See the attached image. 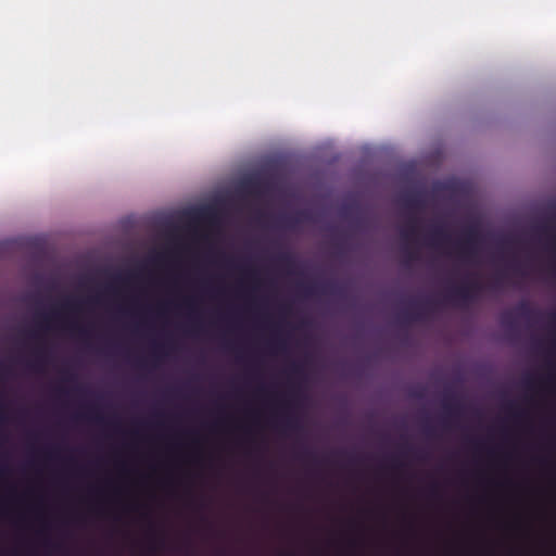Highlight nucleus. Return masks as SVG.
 <instances>
[{
  "label": "nucleus",
  "instance_id": "obj_41",
  "mask_svg": "<svg viewBox=\"0 0 556 556\" xmlns=\"http://www.w3.org/2000/svg\"><path fill=\"white\" fill-rule=\"evenodd\" d=\"M555 318H556V315H555Z\"/></svg>",
  "mask_w": 556,
  "mask_h": 556
},
{
  "label": "nucleus",
  "instance_id": "obj_8",
  "mask_svg": "<svg viewBox=\"0 0 556 556\" xmlns=\"http://www.w3.org/2000/svg\"><path fill=\"white\" fill-rule=\"evenodd\" d=\"M417 222H418V219L415 217L409 218L407 227L401 231V236L404 240L408 241L417 236V232H418Z\"/></svg>",
  "mask_w": 556,
  "mask_h": 556
},
{
  "label": "nucleus",
  "instance_id": "obj_17",
  "mask_svg": "<svg viewBox=\"0 0 556 556\" xmlns=\"http://www.w3.org/2000/svg\"><path fill=\"white\" fill-rule=\"evenodd\" d=\"M132 276H134L132 274H126V275L117 274L113 277V280L115 282L126 283V282H128L129 278Z\"/></svg>",
  "mask_w": 556,
  "mask_h": 556
},
{
  "label": "nucleus",
  "instance_id": "obj_4",
  "mask_svg": "<svg viewBox=\"0 0 556 556\" xmlns=\"http://www.w3.org/2000/svg\"><path fill=\"white\" fill-rule=\"evenodd\" d=\"M432 301L427 300L425 302H412L409 307L401 313V319L404 324H410L412 321L422 320L425 317V311L432 307Z\"/></svg>",
  "mask_w": 556,
  "mask_h": 556
},
{
  "label": "nucleus",
  "instance_id": "obj_7",
  "mask_svg": "<svg viewBox=\"0 0 556 556\" xmlns=\"http://www.w3.org/2000/svg\"><path fill=\"white\" fill-rule=\"evenodd\" d=\"M404 205L409 211H421L425 208V201L420 194H410L404 198Z\"/></svg>",
  "mask_w": 556,
  "mask_h": 556
},
{
  "label": "nucleus",
  "instance_id": "obj_1",
  "mask_svg": "<svg viewBox=\"0 0 556 556\" xmlns=\"http://www.w3.org/2000/svg\"><path fill=\"white\" fill-rule=\"evenodd\" d=\"M81 309V301L75 298L65 299L60 308H53L50 313L41 316L38 327L43 330L51 329L52 321H61L62 328L71 333L78 336L81 340L87 341L90 338V331L87 327L77 324L74 320H67L66 314H76Z\"/></svg>",
  "mask_w": 556,
  "mask_h": 556
},
{
  "label": "nucleus",
  "instance_id": "obj_3",
  "mask_svg": "<svg viewBox=\"0 0 556 556\" xmlns=\"http://www.w3.org/2000/svg\"><path fill=\"white\" fill-rule=\"evenodd\" d=\"M479 239V232L477 227L470 226L466 228L464 238L462 241H458L455 247L458 253V256L467 262H470L473 260L477 249L476 243Z\"/></svg>",
  "mask_w": 556,
  "mask_h": 556
},
{
  "label": "nucleus",
  "instance_id": "obj_36",
  "mask_svg": "<svg viewBox=\"0 0 556 556\" xmlns=\"http://www.w3.org/2000/svg\"><path fill=\"white\" fill-rule=\"evenodd\" d=\"M533 383H534V380H533V379H529V380L527 381V384H528L529 387H533Z\"/></svg>",
  "mask_w": 556,
  "mask_h": 556
},
{
  "label": "nucleus",
  "instance_id": "obj_30",
  "mask_svg": "<svg viewBox=\"0 0 556 556\" xmlns=\"http://www.w3.org/2000/svg\"><path fill=\"white\" fill-rule=\"evenodd\" d=\"M45 455L48 457V458H52L55 456V453L52 452V451H49V452H46Z\"/></svg>",
  "mask_w": 556,
  "mask_h": 556
},
{
  "label": "nucleus",
  "instance_id": "obj_22",
  "mask_svg": "<svg viewBox=\"0 0 556 556\" xmlns=\"http://www.w3.org/2000/svg\"><path fill=\"white\" fill-rule=\"evenodd\" d=\"M167 309V303H161L157 306V314L162 315Z\"/></svg>",
  "mask_w": 556,
  "mask_h": 556
},
{
  "label": "nucleus",
  "instance_id": "obj_40",
  "mask_svg": "<svg viewBox=\"0 0 556 556\" xmlns=\"http://www.w3.org/2000/svg\"><path fill=\"white\" fill-rule=\"evenodd\" d=\"M309 455H311V453H309V452H305V453H303V456H309Z\"/></svg>",
  "mask_w": 556,
  "mask_h": 556
},
{
  "label": "nucleus",
  "instance_id": "obj_23",
  "mask_svg": "<svg viewBox=\"0 0 556 556\" xmlns=\"http://www.w3.org/2000/svg\"><path fill=\"white\" fill-rule=\"evenodd\" d=\"M63 380L66 382H73V381H75V376L72 374H64Z\"/></svg>",
  "mask_w": 556,
  "mask_h": 556
},
{
  "label": "nucleus",
  "instance_id": "obj_15",
  "mask_svg": "<svg viewBox=\"0 0 556 556\" xmlns=\"http://www.w3.org/2000/svg\"><path fill=\"white\" fill-rule=\"evenodd\" d=\"M290 372L299 378H302L304 375V369H303L302 364L292 363L290 366Z\"/></svg>",
  "mask_w": 556,
  "mask_h": 556
},
{
  "label": "nucleus",
  "instance_id": "obj_32",
  "mask_svg": "<svg viewBox=\"0 0 556 556\" xmlns=\"http://www.w3.org/2000/svg\"><path fill=\"white\" fill-rule=\"evenodd\" d=\"M88 302H90V303H98L99 302V298H89Z\"/></svg>",
  "mask_w": 556,
  "mask_h": 556
},
{
  "label": "nucleus",
  "instance_id": "obj_19",
  "mask_svg": "<svg viewBox=\"0 0 556 556\" xmlns=\"http://www.w3.org/2000/svg\"><path fill=\"white\" fill-rule=\"evenodd\" d=\"M285 426L288 428V429H291V430H295L299 428V425L296 422V420L290 416H288L285 420Z\"/></svg>",
  "mask_w": 556,
  "mask_h": 556
},
{
  "label": "nucleus",
  "instance_id": "obj_6",
  "mask_svg": "<svg viewBox=\"0 0 556 556\" xmlns=\"http://www.w3.org/2000/svg\"><path fill=\"white\" fill-rule=\"evenodd\" d=\"M49 363V350L38 344L34 350V361L29 364L35 370H41Z\"/></svg>",
  "mask_w": 556,
  "mask_h": 556
},
{
  "label": "nucleus",
  "instance_id": "obj_38",
  "mask_svg": "<svg viewBox=\"0 0 556 556\" xmlns=\"http://www.w3.org/2000/svg\"><path fill=\"white\" fill-rule=\"evenodd\" d=\"M401 465H402V464H399V463H396L395 460L393 462V467H394V468H399Z\"/></svg>",
  "mask_w": 556,
  "mask_h": 556
},
{
  "label": "nucleus",
  "instance_id": "obj_28",
  "mask_svg": "<svg viewBox=\"0 0 556 556\" xmlns=\"http://www.w3.org/2000/svg\"><path fill=\"white\" fill-rule=\"evenodd\" d=\"M407 256H408V258H409V260H415V258H417V254H416L415 252H410V251H409V252H407Z\"/></svg>",
  "mask_w": 556,
  "mask_h": 556
},
{
  "label": "nucleus",
  "instance_id": "obj_20",
  "mask_svg": "<svg viewBox=\"0 0 556 556\" xmlns=\"http://www.w3.org/2000/svg\"><path fill=\"white\" fill-rule=\"evenodd\" d=\"M242 273L253 282L257 281V273L254 269H241Z\"/></svg>",
  "mask_w": 556,
  "mask_h": 556
},
{
  "label": "nucleus",
  "instance_id": "obj_13",
  "mask_svg": "<svg viewBox=\"0 0 556 556\" xmlns=\"http://www.w3.org/2000/svg\"><path fill=\"white\" fill-rule=\"evenodd\" d=\"M517 311L519 312L520 316L526 319H531L534 315V311L527 303H521L517 307Z\"/></svg>",
  "mask_w": 556,
  "mask_h": 556
},
{
  "label": "nucleus",
  "instance_id": "obj_21",
  "mask_svg": "<svg viewBox=\"0 0 556 556\" xmlns=\"http://www.w3.org/2000/svg\"><path fill=\"white\" fill-rule=\"evenodd\" d=\"M163 353H164V351H163V345H161V344H154V345H153V353H152V355H153V358H154L155 361H156V359H159V357H160Z\"/></svg>",
  "mask_w": 556,
  "mask_h": 556
},
{
  "label": "nucleus",
  "instance_id": "obj_27",
  "mask_svg": "<svg viewBox=\"0 0 556 556\" xmlns=\"http://www.w3.org/2000/svg\"><path fill=\"white\" fill-rule=\"evenodd\" d=\"M29 337H30V338H33V339L38 340V339H39L38 331H30V332H29Z\"/></svg>",
  "mask_w": 556,
  "mask_h": 556
},
{
  "label": "nucleus",
  "instance_id": "obj_10",
  "mask_svg": "<svg viewBox=\"0 0 556 556\" xmlns=\"http://www.w3.org/2000/svg\"><path fill=\"white\" fill-rule=\"evenodd\" d=\"M277 263L287 268L291 269L294 266V257L289 252H283L277 255L276 257Z\"/></svg>",
  "mask_w": 556,
  "mask_h": 556
},
{
  "label": "nucleus",
  "instance_id": "obj_29",
  "mask_svg": "<svg viewBox=\"0 0 556 556\" xmlns=\"http://www.w3.org/2000/svg\"><path fill=\"white\" fill-rule=\"evenodd\" d=\"M305 292H306L307 294H312V293H314V292H315V289H314V288H312V287H306V288H305Z\"/></svg>",
  "mask_w": 556,
  "mask_h": 556
},
{
  "label": "nucleus",
  "instance_id": "obj_26",
  "mask_svg": "<svg viewBox=\"0 0 556 556\" xmlns=\"http://www.w3.org/2000/svg\"><path fill=\"white\" fill-rule=\"evenodd\" d=\"M136 365H137V367H139V368H146V367H147V363H146L143 359H138V361L136 362Z\"/></svg>",
  "mask_w": 556,
  "mask_h": 556
},
{
  "label": "nucleus",
  "instance_id": "obj_37",
  "mask_svg": "<svg viewBox=\"0 0 556 556\" xmlns=\"http://www.w3.org/2000/svg\"><path fill=\"white\" fill-rule=\"evenodd\" d=\"M194 330H200V325L198 323H193Z\"/></svg>",
  "mask_w": 556,
  "mask_h": 556
},
{
  "label": "nucleus",
  "instance_id": "obj_9",
  "mask_svg": "<svg viewBox=\"0 0 556 556\" xmlns=\"http://www.w3.org/2000/svg\"><path fill=\"white\" fill-rule=\"evenodd\" d=\"M77 418H85L88 420H93L98 424L105 422L103 416L93 406H89L85 413L78 414Z\"/></svg>",
  "mask_w": 556,
  "mask_h": 556
},
{
  "label": "nucleus",
  "instance_id": "obj_12",
  "mask_svg": "<svg viewBox=\"0 0 556 556\" xmlns=\"http://www.w3.org/2000/svg\"><path fill=\"white\" fill-rule=\"evenodd\" d=\"M443 407L446 414L454 415L457 412V404L453 401V399L446 396L443 401Z\"/></svg>",
  "mask_w": 556,
  "mask_h": 556
},
{
  "label": "nucleus",
  "instance_id": "obj_24",
  "mask_svg": "<svg viewBox=\"0 0 556 556\" xmlns=\"http://www.w3.org/2000/svg\"><path fill=\"white\" fill-rule=\"evenodd\" d=\"M513 270L518 276H525V273L521 270V268L518 265H514Z\"/></svg>",
  "mask_w": 556,
  "mask_h": 556
},
{
  "label": "nucleus",
  "instance_id": "obj_11",
  "mask_svg": "<svg viewBox=\"0 0 556 556\" xmlns=\"http://www.w3.org/2000/svg\"><path fill=\"white\" fill-rule=\"evenodd\" d=\"M305 217L306 216H305L304 212H299L295 215L286 217L285 222H286L287 226L293 227V226L298 225L299 223H301Z\"/></svg>",
  "mask_w": 556,
  "mask_h": 556
},
{
  "label": "nucleus",
  "instance_id": "obj_5",
  "mask_svg": "<svg viewBox=\"0 0 556 556\" xmlns=\"http://www.w3.org/2000/svg\"><path fill=\"white\" fill-rule=\"evenodd\" d=\"M450 242L451 236L442 225H434L427 236V244L432 248H441Z\"/></svg>",
  "mask_w": 556,
  "mask_h": 556
},
{
  "label": "nucleus",
  "instance_id": "obj_39",
  "mask_svg": "<svg viewBox=\"0 0 556 556\" xmlns=\"http://www.w3.org/2000/svg\"><path fill=\"white\" fill-rule=\"evenodd\" d=\"M227 264H228L229 266H232V262H231V260L227 258Z\"/></svg>",
  "mask_w": 556,
  "mask_h": 556
},
{
  "label": "nucleus",
  "instance_id": "obj_25",
  "mask_svg": "<svg viewBox=\"0 0 556 556\" xmlns=\"http://www.w3.org/2000/svg\"><path fill=\"white\" fill-rule=\"evenodd\" d=\"M5 409L2 404H0V421H3L5 419Z\"/></svg>",
  "mask_w": 556,
  "mask_h": 556
},
{
  "label": "nucleus",
  "instance_id": "obj_33",
  "mask_svg": "<svg viewBox=\"0 0 556 556\" xmlns=\"http://www.w3.org/2000/svg\"><path fill=\"white\" fill-rule=\"evenodd\" d=\"M437 490H438L437 485H432L431 486V494L432 495H437Z\"/></svg>",
  "mask_w": 556,
  "mask_h": 556
},
{
  "label": "nucleus",
  "instance_id": "obj_14",
  "mask_svg": "<svg viewBox=\"0 0 556 556\" xmlns=\"http://www.w3.org/2000/svg\"><path fill=\"white\" fill-rule=\"evenodd\" d=\"M269 345L273 350H276V351H285L286 350V341L278 336L270 342Z\"/></svg>",
  "mask_w": 556,
  "mask_h": 556
},
{
  "label": "nucleus",
  "instance_id": "obj_31",
  "mask_svg": "<svg viewBox=\"0 0 556 556\" xmlns=\"http://www.w3.org/2000/svg\"><path fill=\"white\" fill-rule=\"evenodd\" d=\"M7 472V468L0 465V478Z\"/></svg>",
  "mask_w": 556,
  "mask_h": 556
},
{
  "label": "nucleus",
  "instance_id": "obj_18",
  "mask_svg": "<svg viewBox=\"0 0 556 556\" xmlns=\"http://www.w3.org/2000/svg\"><path fill=\"white\" fill-rule=\"evenodd\" d=\"M182 306L186 307L189 312L194 311V300L190 296L184 298Z\"/></svg>",
  "mask_w": 556,
  "mask_h": 556
},
{
  "label": "nucleus",
  "instance_id": "obj_34",
  "mask_svg": "<svg viewBox=\"0 0 556 556\" xmlns=\"http://www.w3.org/2000/svg\"><path fill=\"white\" fill-rule=\"evenodd\" d=\"M292 396H293L294 399L299 396V391H298V389H293V391H292Z\"/></svg>",
  "mask_w": 556,
  "mask_h": 556
},
{
  "label": "nucleus",
  "instance_id": "obj_35",
  "mask_svg": "<svg viewBox=\"0 0 556 556\" xmlns=\"http://www.w3.org/2000/svg\"><path fill=\"white\" fill-rule=\"evenodd\" d=\"M514 416H515L516 418H519V417H521V416H522V413H521V412H519V410H516V412H514Z\"/></svg>",
  "mask_w": 556,
  "mask_h": 556
},
{
  "label": "nucleus",
  "instance_id": "obj_16",
  "mask_svg": "<svg viewBox=\"0 0 556 556\" xmlns=\"http://www.w3.org/2000/svg\"><path fill=\"white\" fill-rule=\"evenodd\" d=\"M505 277H506V275H505L504 273H498V274L495 276V278H494V280H493V282H492L491 287H492V288H494V289H496V288H498V287L503 286V283H504V281H505Z\"/></svg>",
  "mask_w": 556,
  "mask_h": 556
},
{
  "label": "nucleus",
  "instance_id": "obj_2",
  "mask_svg": "<svg viewBox=\"0 0 556 556\" xmlns=\"http://www.w3.org/2000/svg\"><path fill=\"white\" fill-rule=\"evenodd\" d=\"M484 291V285L477 279H466L462 285L450 288L447 298L457 305L467 307L477 302Z\"/></svg>",
  "mask_w": 556,
  "mask_h": 556
}]
</instances>
